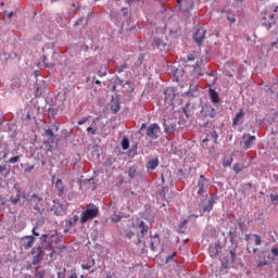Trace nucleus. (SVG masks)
Masks as SVG:
<instances>
[{
  "label": "nucleus",
  "mask_w": 278,
  "mask_h": 278,
  "mask_svg": "<svg viewBox=\"0 0 278 278\" xmlns=\"http://www.w3.org/2000/svg\"><path fill=\"white\" fill-rule=\"evenodd\" d=\"M99 216V207L94 204H89V206L81 213L80 223H88V220H92Z\"/></svg>",
  "instance_id": "nucleus-1"
},
{
  "label": "nucleus",
  "mask_w": 278,
  "mask_h": 278,
  "mask_svg": "<svg viewBox=\"0 0 278 278\" xmlns=\"http://www.w3.org/2000/svg\"><path fill=\"white\" fill-rule=\"evenodd\" d=\"M68 210V202L63 201L61 203H56L51 207V212H53L54 216H66V211Z\"/></svg>",
  "instance_id": "nucleus-2"
},
{
  "label": "nucleus",
  "mask_w": 278,
  "mask_h": 278,
  "mask_svg": "<svg viewBox=\"0 0 278 278\" xmlns=\"http://www.w3.org/2000/svg\"><path fill=\"white\" fill-rule=\"evenodd\" d=\"M146 135L148 136V138H150L151 140H157V138H160V136L162 135V129L160 128V125L157 124H151L148 129Z\"/></svg>",
  "instance_id": "nucleus-3"
},
{
  "label": "nucleus",
  "mask_w": 278,
  "mask_h": 278,
  "mask_svg": "<svg viewBox=\"0 0 278 278\" xmlns=\"http://www.w3.org/2000/svg\"><path fill=\"white\" fill-rule=\"evenodd\" d=\"M207 178H205V175H200V178L198 179V185L195 186L197 194H199L200 197L205 194V192H207Z\"/></svg>",
  "instance_id": "nucleus-4"
},
{
  "label": "nucleus",
  "mask_w": 278,
  "mask_h": 278,
  "mask_svg": "<svg viewBox=\"0 0 278 278\" xmlns=\"http://www.w3.org/2000/svg\"><path fill=\"white\" fill-rule=\"evenodd\" d=\"M96 261L92 257H87L85 261H83L81 268L83 270H89L90 275L94 273V266H96Z\"/></svg>",
  "instance_id": "nucleus-5"
},
{
  "label": "nucleus",
  "mask_w": 278,
  "mask_h": 278,
  "mask_svg": "<svg viewBox=\"0 0 278 278\" xmlns=\"http://www.w3.org/2000/svg\"><path fill=\"white\" fill-rule=\"evenodd\" d=\"M205 34L206 30L204 28H198L195 34L193 35V40L198 45V47H201L203 40H205Z\"/></svg>",
  "instance_id": "nucleus-6"
},
{
  "label": "nucleus",
  "mask_w": 278,
  "mask_h": 278,
  "mask_svg": "<svg viewBox=\"0 0 278 278\" xmlns=\"http://www.w3.org/2000/svg\"><path fill=\"white\" fill-rule=\"evenodd\" d=\"M54 188H55L59 197H64L66 194V192H68V189L65 188L64 181L61 178L56 179V181L54 184Z\"/></svg>",
  "instance_id": "nucleus-7"
},
{
  "label": "nucleus",
  "mask_w": 278,
  "mask_h": 278,
  "mask_svg": "<svg viewBox=\"0 0 278 278\" xmlns=\"http://www.w3.org/2000/svg\"><path fill=\"white\" fill-rule=\"evenodd\" d=\"M88 136H97L99 134V117L94 118L90 126L86 129Z\"/></svg>",
  "instance_id": "nucleus-8"
},
{
  "label": "nucleus",
  "mask_w": 278,
  "mask_h": 278,
  "mask_svg": "<svg viewBox=\"0 0 278 278\" xmlns=\"http://www.w3.org/2000/svg\"><path fill=\"white\" fill-rule=\"evenodd\" d=\"M31 255H35L33 258V265L36 266L42 262V249L40 248H33Z\"/></svg>",
  "instance_id": "nucleus-9"
},
{
  "label": "nucleus",
  "mask_w": 278,
  "mask_h": 278,
  "mask_svg": "<svg viewBox=\"0 0 278 278\" xmlns=\"http://www.w3.org/2000/svg\"><path fill=\"white\" fill-rule=\"evenodd\" d=\"M34 242H36V237L34 236H26L22 239V247L26 250L31 249L34 247Z\"/></svg>",
  "instance_id": "nucleus-10"
},
{
  "label": "nucleus",
  "mask_w": 278,
  "mask_h": 278,
  "mask_svg": "<svg viewBox=\"0 0 278 278\" xmlns=\"http://www.w3.org/2000/svg\"><path fill=\"white\" fill-rule=\"evenodd\" d=\"M79 220V217L77 215H74L73 217L65 220V233L67 231H71L72 227H75Z\"/></svg>",
  "instance_id": "nucleus-11"
},
{
  "label": "nucleus",
  "mask_w": 278,
  "mask_h": 278,
  "mask_svg": "<svg viewBox=\"0 0 278 278\" xmlns=\"http://www.w3.org/2000/svg\"><path fill=\"white\" fill-rule=\"evenodd\" d=\"M214 203H216V197L211 195L207 203L203 206V212H212L214 210Z\"/></svg>",
  "instance_id": "nucleus-12"
},
{
  "label": "nucleus",
  "mask_w": 278,
  "mask_h": 278,
  "mask_svg": "<svg viewBox=\"0 0 278 278\" xmlns=\"http://www.w3.org/2000/svg\"><path fill=\"white\" fill-rule=\"evenodd\" d=\"M164 94H165V101L170 103V101H173V99H175V89L166 88V89H164Z\"/></svg>",
  "instance_id": "nucleus-13"
},
{
  "label": "nucleus",
  "mask_w": 278,
  "mask_h": 278,
  "mask_svg": "<svg viewBox=\"0 0 278 278\" xmlns=\"http://www.w3.org/2000/svg\"><path fill=\"white\" fill-rule=\"evenodd\" d=\"M21 199H26L25 191H21V189H17L16 197L11 198V203L13 205H16V203H18V201H21Z\"/></svg>",
  "instance_id": "nucleus-14"
},
{
  "label": "nucleus",
  "mask_w": 278,
  "mask_h": 278,
  "mask_svg": "<svg viewBox=\"0 0 278 278\" xmlns=\"http://www.w3.org/2000/svg\"><path fill=\"white\" fill-rule=\"evenodd\" d=\"M255 140H256L255 136H248V139L243 141V149L245 151L249 150L251 147H253V144L255 143Z\"/></svg>",
  "instance_id": "nucleus-15"
},
{
  "label": "nucleus",
  "mask_w": 278,
  "mask_h": 278,
  "mask_svg": "<svg viewBox=\"0 0 278 278\" xmlns=\"http://www.w3.org/2000/svg\"><path fill=\"white\" fill-rule=\"evenodd\" d=\"M0 175L1 177H8L10 175V165L5 163L0 164Z\"/></svg>",
  "instance_id": "nucleus-16"
},
{
  "label": "nucleus",
  "mask_w": 278,
  "mask_h": 278,
  "mask_svg": "<svg viewBox=\"0 0 278 278\" xmlns=\"http://www.w3.org/2000/svg\"><path fill=\"white\" fill-rule=\"evenodd\" d=\"M244 118V111L240 110L232 119V125H240V122Z\"/></svg>",
  "instance_id": "nucleus-17"
},
{
  "label": "nucleus",
  "mask_w": 278,
  "mask_h": 278,
  "mask_svg": "<svg viewBox=\"0 0 278 278\" xmlns=\"http://www.w3.org/2000/svg\"><path fill=\"white\" fill-rule=\"evenodd\" d=\"M153 45L156 46V49H164L166 47V42L160 37H154Z\"/></svg>",
  "instance_id": "nucleus-18"
},
{
  "label": "nucleus",
  "mask_w": 278,
  "mask_h": 278,
  "mask_svg": "<svg viewBox=\"0 0 278 278\" xmlns=\"http://www.w3.org/2000/svg\"><path fill=\"white\" fill-rule=\"evenodd\" d=\"M265 21H268L269 25H273V23H275V14L273 13V10H267L265 12V16H264Z\"/></svg>",
  "instance_id": "nucleus-19"
},
{
  "label": "nucleus",
  "mask_w": 278,
  "mask_h": 278,
  "mask_svg": "<svg viewBox=\"0 0 278 278\" xmlns=\"http://www.w3.org/2000/svg\"><path fill=\"white\" fill-rule=\"evenodd\" d=\"M156 166H160V161L157 159H153L147 164L148 170H155Z\"/></svg>",
  "instance_id": "nucleus-20"
},
{
  "label": "nucleus",
  "mask_w": 278,
  "mask_h": 278,
  "mask_svg": "<svg viewBox=\"0 0 278 278\" xmlns=\"http://www.w3.org/2000/svg\"><path fill=\"white\" fill-rule=\"evenodd\" d=\"M160 244V236L155 235L150 241V249L155 251V248Z\"/></svg>",
  "instance_id": "nucleus-21"
},
{
  "label": "nucleus",
  "mask_w": 278,
  "mask_h": 278,
  "mask_svg": "<svg viewBox=\"0 0 278 278\" xmlns=\"http://www.w3.org/2000/svg\"><path fill=\"white\" fill-rule=\"evenodd\" d=\"M98 134L99 136H101V138H106V136L110 134V130L108 129V126L105 124H102Z\"/></svg>",
  "instance_id": "nucleus-22"
},
{
  "label": "nucleus",
  "mask_w": 278,
  "mask_h": 278,
  "mask_svg": "<svg viewBox=\"0 0 278 278\" xmlns=\"http://www.w3.org/2000/svg\"><path fill=\"white\" fill-rule=\"evenodd\" d=\"M210 97L213 103H218V101H220V99L218 98V92H216V90L214 89H210Z\"/></svg>",
  "instance_id": "nucleus-23"
},
{
  "label": "nucleus",
  "mask_w": 278,
  "mask_h": 278,
  "mask_svg": "<svg viewBox=\"0 0 278 278\" xmlns=\"http://www.w3.org/2000/svg\"><path fill=\"white\" fill-rule=\"evenodd\" d=\"M210 140H213L214 144H218V132L216 130L211 131L207 134Z\"/></svg>",
  "instance_id": "nucleus-24"
},
{
  "label": "nucleus",
  "mask_w": 278,
  "mask_h": 278,
  "mask_svg": "<svg viewBox=\"0 0 278 278\" xmlns=\"http://www.w3.org/2000/svg\"><path fill=\"white\" fill-rule=\"evenodd\" d=\"M139 229H141V236H144V233H147L149 231V226H147L142 220L139 222L138 225Z\"/></svg>",
  "instance_id": "nucleus-25"
},
{
  "label": "nucleus",
  "mask_w": 278,
  "mask_h": 278,
  "mask_svg": "<svg viewBox=\"0 0 278 278\" xmlns=\"http://www.w3.org/2000/svg\"><path fill=\"white\" fill-rule=\"evenodd\" d=\"M118 110H121V103H118V101H113L111 103V112L116 114V112H118Z\"/></svg>",
  "instance_id": "nucleus-26"
},
{
  "label": "nucleus",
  "mask_w": 278,
  "mask_h": 278,
  "mask_svg": "<svg viewBox=\"0 0 278 278\" xmlns=\"http://www.w3.org/2000/svg\"><path fill=\"white\" fill-rule=\"evenodd\" d=\"M193 71L194 73H197L198 77H203V73H201V65H199V62L193 65Z\"/></svg>",
  "instance_id": "nucleus-27"
},
{
  "label": "nucleus",
  "mask_w": 278,
  "mask_h": 278,
  "mask_svg": "<svg viewBox=\"0 0 278 278\" xmlns=\"http://www.w3.org/2000/svg\"><path fill=\"white\" fill-rule=\"evenodd\" d=\"M122 149H123L124 151H127V149H129V139L124 138V139L122 140Z\"/></svg>",
  "instance_id": "nucleus-28"
},
{
  "label": "nucleus",
  "mask_w": 278,
  "mask_h": 278,
  "mask_svg": "<svg viewBox=\"0 0 278 278\" xmlns=\"http://www.w3.org/2000/svg\"><path fill=\"white\" fill-rule=\"evenodd\" d=\"M206 116H210V118H215L216 117V110L214 108H210L207 110Z\"/></svg>",
  "instance_id": "nucleus-29"
},
{
  "label": "nucleus",
  "mask_w": 278,
  "mask_h": 278,
  "mask_svg": "<svg viewBox=\"0 0 278 278\" xmlns=\"http://www.w3.org/2000/svg\"><path fill=\"white\" fill-rule=\"evenodd\" d=\"M45 136H48L49 140H53L55 135L53 134L52 129H46Z\"/></svg>",
  "instance_id": "nucleus-30"
},
{
  "label": "nucleus",
  "mask_w": 278,
  "mask_h": 278,
  "mask_svg": "<svg viewBox=\"0 0 278 278\" xmlns=\"http://www.w3.org/2000/svg\"><path fill=\"white\" fill-rule=\"evenodd\" d=\"M31 199L35 200V203H42V197H40V195H38V194H36V193H34V194L31 195Z\"/></svg>",
  "instance_id": "nucleus-31"
},
{
  "label": "nucleus",
  "mask_w": 278,
  "mask_h": 278,
  "mask_svg": "<svg viewBox=\"0 0 278 278\" xmlns=\"http://www.w3.org/2000/svg\"><path fill=\"white\" fill-rule=\"evenodd\" d=\"M35 212H37V214H42V212H45V208L42 206H40L39 204H36L34 206Z\"/></svg>",
  "instance_id": "nucleus-32"
},
{
  "label": "nucleus",
  "mask_w": 278,
  "mask_h": 278,
  "mask_svg": "<svg viewBox=\"0 0 278 278\" xmlns=\"http://www.w3.org/2000/svg\"><path fill=\"white\" fill-rule=\"evenodd\" d=\"M128 177H130V178L136 177V167H130L128 169Z\"/></svg>",
  "instance_id": "nucleus-33"
},
{
  "label": "nucleus",
  "mask_w": 278,
  "mask_h": 278,
  "mask_svg": "<svg viewBox=\"0 0 278 278\" xmlns=\"http://www.w3.org/2000/svg\"><path fill=\"white\" fill-rule=\"evenodd\" d=\"M254 242L256 247H260V244H262V237H260V235H254Z\"/></svg>",
  "instance_id": "nucleus-34"
},
{
  "label": "nucleus",
  "mask_w": 278,
  "mask_h": 278,
  "mask_svg": "<svg viewBox=\"0 0 278 278\" xmlns=\"http://www.w3.org/2000/svg\"><path fill=\"white\" fill-rule=\"evenodd\" d=\"M262 266H268V261H266V258L258 261L257 267L262 268Z\"/></svg>",
  "instance_id": "nucleus-35"
},
{
  "label": "nucleus",
  "mask_w": 278,
  "mask_h": 278,
  "mask_svg": "<svg viewBox=\"0 0 278 278\" xmlns=\"http://www.w3.org/2000/svg\"><path fill=\"white\" fill-rule=\"evenodd\" d=\"M35 278H45V271L43 270H36Z\"/></svg>",
  "instance_id": "nucleus-36"
},
{
  "label": "nucleus",
  "mask_w": 278,
  "mask_h": 278,
  "mask_svg": "<svg viewBox=\"0 0 278 278\" xmlns=\"http://www.w3.org/2000/svg\"><path fill=\"white\" fill-rule=\"evenodd\" d=\"M18 160H21L20 155L13 156L9 160L10 164H16V162H18Z\"/></svg>",
  "instance_id": "nucleus-37"
},
{
  "label": "nucleus",
  "mask_w": 278,
  "mask_h": 278,
  "mask_svg": "<svg viewBox=\"0 0 278 278\" xmlns=\"http://www.w3.org/2000/svg\"><path fill=\"white\" fill-rule=\"evenodd\" d=\"M164 129L166 134H169L170 131H175V126L168 127L166 124H164Z\"/></svg>",
  "instance_id": "nucleus-38"
},
{
  "label": "nucleus",
  "mask_w": 278,
  "mask_h": 278,
  "mask_svg": "<svg viewBox=\"0 0 278 278\" xmlns=\"http://www.w3.org/2000/svg\"><path fill=\"white\" fill-rule=\"evenodd\" d=\"M233 170H235V173H240V172H242V166L237 163L233 165Z\"/></svg>",
  "instance_id": "nucleus-39"
},
{
  "label": "nucleus",
  "mask_w": 278,
  "mask_h": 278,
  "mask_svg": "<svg viewBox=\"0 0 278 278\" xmlns=\"http://www.w3.org/2000/svg\"><path fill=\"white\" fill-rule=\"evenodd\" d=\"M123 218V216L121 215H115L113 218H111L112 223H121V219Z\"/></svg>",
  "instance_id": "nucleus-40"
},
{
  "label": "nucleus",
  "mask_w": 278,
  "mask_h": 278,
  "mask_svg": "<svg viewBox=\"0 0 278 278\" xmlns=\"http://www.w3.org/2000/svg\"><path fill=\"white\" fill-rule=\"evenodd\" d=\"M125 237L128 238V240H131V238H134V231L131 230L126 231Z\"/></svg>",
  "instance_id": "nucleus-41"
},
{
  "label": "nucleus",
  "mask_w": 278,
  "mask_h": 278,
  "mask_svg": "<svg viewBox=\"0 0 278 278\" xmlns=\"http://www.w3.org/2000/svg\"><path fill=\"white\" fill-rule=\"evenodd\" d=\"M47 249H48V251H51L50 257H53V253H55V251L53 250V247H51V243L47 244Z\"/></svg>",
  "instance_id": "nucleus-42"
},
{
  "label": "nucleus",
  "mask_w": 278,
  "mask_h": 278,
  "mask_svg": "<svg viewBox=\"0 0 278 278\" xmlns=\"http://www.w3.org/2000/svg\"><path fill=\"white\" fill-rule=\"evenodd\" d=\"M210 251H211V253H213V255H218V248H216V247H211V248H210Z\"/></svg>",
  "instance_id": "nucleus-43"
},
{
  "label": "nucleus",
  "mask_w": 278,
  "mask_h": 278,
  "mask_svg": "<svg viewBox=\"0 0 278 278\" xmlns=\"http://www.w3.org/2000/svg\"><path fill=\"white\" fill-rule=\"evenodd\" d=\"M230 255H231V262H236V257H237L236 251L230 250Z\"/></svg>",
  "instance_id": "nucleus-44"
},
{
  "label": "nucleus",
  "mask_w": 278,
  "mask_h": 278,
  "mask_svg": "<svg viewBox=\"0 0 278 278\" xmlns=\"http://www.w3.org/2000/svg\"><path fill=\"white\" fill-rule=\"evenodd\" d=\"M175 255H177V253H174V254H172V255H168L167 257H166V264H168V262H173V257H175Z\"/></svg>",
  "instance_id": "nucleus-45"
},
{
  "label": "nucleus",
  "mask_w": 278,
  "mask_h": 278,
  "mask_svg": "<svg viewBox=\"0 0 278 278\" xmlns=\"http://www.w3.org/2000/svg\"><path fill=\"white\" fill-rule=\"evenodd\" d=\"M126 68H127V64H123V65H121V66L118 67V73H123V72H125V71H126Z\"/></svg>",
  "instance_id": "nucleus-46"
},
{
  "label": "nucleus",
  "mask_w": 278,
  "mask_h": 278,
  "mask_svg": "<svg viewBox=\"0 0 278 278\" xmlns=\"http://www.w3.org/2000/svg\"><path fill=\"white\" fill-rule=\"evenodd\" d=\"M271 253H273V255H275V257H278V247L273 248Z\"/></svg>",
  "instance_id": "nucleus-47"
},
{
  "label": "nucleus",
  "mask_w": 278,
  "mask_h": 278,
  "mask_svg": "<svg viewBox=\"0 0 278 278\" xmlns=\"http://www.w3.org/2000/svg\"><path fill=\"white\" fill-rule=\"evenodd\" d=\"M85 123H88V117H84L83 119L78 121V125H84Z\"/></svg>",
  "instance_id": "nucleus-48"
},
{
  "label": "nucleus",
  "mask_w": 278,
  "mask_h": 278,
  "mask_svg": "<svg viewBox=\"0 0 278 278\" xmlns=\"http://www.w3.org/2000/svg\"><path fill=\"white\" fill-rule=\"evenodd\" d=\"M228 23H230V25H233V23H236V17H227Z\"/></svg>",
  "instance_id": "nucleus-49"
},
{
  "label": "nucleus",
  "mask_w": 278,
  "mask_h": 278,
  "mask_svg": "<svg viewBox=\"0 0 278 278\" xmlns=\"http://www.w3.org/2000/svg\"><path fill=\"white\" fill-rule=\"evenodd\" d=\"M58 278H66V274H64V271H59Z\"/></svg>",
  "instance_id": "nucleus-50"
},
{
  "label": "nucleus",
  "mask_w": 278,
  "mask_h": 278,
  "mask_svg": "<svg viewBox=\"0 0 278 278\" xmlns=\"http://www.w3.org/2000/svg\"><path fill=\"white\" fill-rule=\"evenodd\" d=\"M187 60H188V62H194V55L189 54V55L187 56Z\"/></svg>",
  "instance_id": "nucleus-51"
},
{
  "label": "nucleus",
  "mask_w": 278,
  "mask_h": 278,
  "mask_svg": "<svg viewBox=\"0 0 278 278\" xmlns=\"http://www.w3.org/2000/svg\"><path fill=\"white\" fill-rule=\"evenodd\" d=\"M34 168H35V166L31 165V166H29V167H27V168L25 169V173H31V170H34Z\"/></svg>",
  "instance_id": "nucleus-52"
},
{
  "label": "nucleus",
  "mask_w": 278,
  "mask_h": 278,
  "mask_svg": "<svg viewBox=\"0 0 278 278\" xmlns=\"http://www.w3.org/2000/svg\"><path fill=\"white\" fill-rule=\"evenodd\" d=\"M33 236H36L37 238H38V236H40V233H38V232L36 231V227L33 228Z\"/></svg>",
  "instance_id": "nucleus-53"
},
{
  "label": "nucleus",
  "mask_w": 278,
  "mask_h": 278,
  "mask_svg": "<svg viewBox=\"0 0 278 278\" xmlns=\"http://www.w3.org/2000/svg\"><path fill=\"white\" fill-rule=\"evenodd\" d=\"M38 92H40V88L37 87L36 88V94H35L36 97H40V93H38Z\"/></svg>",
  "instance_id": "nucleus-54"
},
{
  "label": "nucleus",
  "mask_w": 278,
  "mask_h": 278,
  "mask_svg": "<svg viewBox=\"0 0 278 278\" xmlns=\"http://www.w3.org/2000/svg\"><path fill=\"white\" fill-rule=\"evenodd\" d=\"M70 278H79V277H77V274H72L71 276H70Z\"/></svg>",
  "instance_id": "nucleus-55"
},
{
  "label": "nucleus",
  "mask_w": 278,
  "mask_h": 278,
  "mask_svg": "<svg viewBox=\"0 0 278 278\" xmlns=\"http://www.w3.org/2000/svg\"><path fill=\"white\" fill-rule=\"evenodd\" d=\"M224 166H225V167L231 166V162H226V163H224Z\"/></svg>",
  "instance_id": "nucleus-56"
},
{
  "label": "nucleus",
  "mask_w": 278,
  "mask_h": 278,
  "mask_svg": "<svg viewBox=\"0 0 278 278\" xmlns=\"http://www.w3.org/2000/svg\"><path fill=\"white\" fill-rule=\"evenodd\" d=\"M203 142H210V137L206 136V138L203 139Z\"/></svg>",
  "instance_id": "nucleus-57"
},
{
  "label": "nucleus",
  "mask_w": 278,
  "mask_h": 278,
  "mask_svg": "<svg viewBox=\"0 0 278 278\" xmlns=\"http://www.w3.org/2000/svg\"><path fill=\"white\" fill-rule=\"evenodd\" d=\"M12 16H14V13L13 12L9 13V18H12Z\"/></svg>",
  "instance_id": "nucleus-58"
},
{
  "label": "nucleus",
  "mask_w": 278,
  "mask_h": 278,
  "mask_svg": "<svg viewBox=\"0 0 278 278\" xmlns=\"http://www.w3.org/2000/svg\"><path fill=\"white\" fill-rule=\"evenodd\" d=\"M144 127H147V124H142L140 129L143 130Z\"/></svg>",
  "instance_id": "nucleus-59"
},
{
  "label": "nucleus",
  "mask_w": 278,
  "mask_h": 278,
  "mask_svg": "<svg viewBox=\"0 0 278 278\" xmlns=\"http://www.w3.org/2000/svg\"><path fill=\"white\" fill-rule=\"evenodd\" d=\"M178 174L184 175V169L178 170Z\"/></svg>",
  "instance_id": "nucleus-60"
},
{
  "label": "nucleus",
  "mask_w": 278,
  "mask_h": 278,
  "mask_svg": "<svg viewBox=\"0 0 278 278\" xmlns=\"http://www.w3.org/2000/svg\"><path fill=\"white\" fill-rule=\"evenodd\" d=\"M96 84L99 86L101 85V80H96Z\"/></svg>",
  "instance_id": "nucleus-61"
},
{
  "label": "nucleus",
  "mask_w": 278,
  "mask_h": 278,
  "mask_svg": "<svg viewBox=\"0 0 278 278\" xmlns=\"http://www.w3.org/2000/svg\"><path fill=\"white\" fill-rule=\"evenodd\" d=\"M253 253H257V248H254V249H253Z\"/></svg>",
  "instance_id": "nucleus-62"
},
{
  "label": "nucleus",
  "mask_w": 278,
  "mask_h": 278,
  "mask_svg": "<svg viewBox=\"0 0 278 278\" xmlns=\"http://www.w3.org/2000/svg\"><path fill=\"white\" fill-rule=\"evenodd\" d=\"M228 77H233V74H227Z\"/></svg>",
  "instance_id": "nucleus-63"
},
{
  "label": "nucleus",
  "mask_w": 278,
  "mask_h": 278,
  "mask_svg": "<svg viewBox=\"0 0 278 278\" xmlns=\"http://www.w3.org/2000/svg\"><path fill=\"white\" fill-rule=\"evenodd\" d=\"M245 138H247V135H243V136H242V139L244 140Z\"/></svg>",
  "instance_id": "nucleus-64"
}]
</instances>
